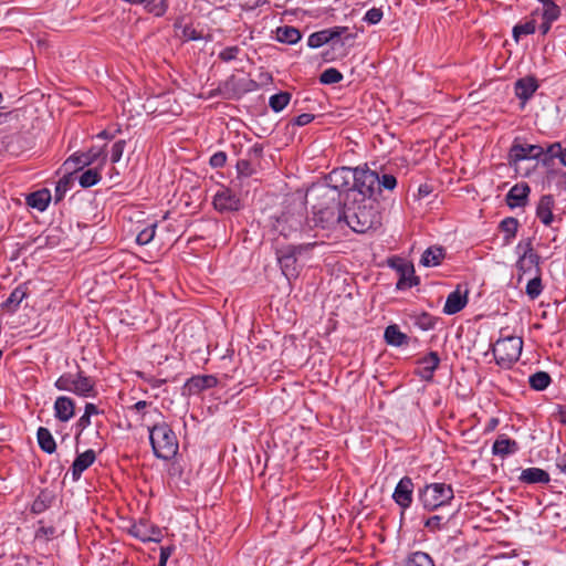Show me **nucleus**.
<instances>
[{
    "mask_svg": "<svg viewBox=\"0 0 566 566\" xmlns=\"http://www.w3.org/2000/svg\"><path fill=\"white\" fill-rule=\"evenodd\" d=\"M237 170L239 175L249 177L253 174V168L249 159H240L237 163Z\"/></svg>",
    "mask_w": 566,
    "mask_h": 566,
    "instance_id": "nucleus-57",
    "label": "nucleus"
},
{
    "mask_svg": "<svg viewBox=\"0 0 566 566\" xmlns=\"http://www.w3.org/2000/svg\"><path fill=\"white\" fill-rule=\"evenodd\" d=\"M54 387L61 391H70L82 398L96 396V382L93 377L78 369L76 373H64L54 382Z\"/></svg>",
    "mask_w": 566,
    "mask_h": 566,
    "instance_id": "nucleus-5",
    "label": "nucleus"
},
{
    "mask_svg": "<svg viewBox=\"0 0 566 566\" xmlns=\"http://www.w3.org/2000/svg\"><path fill=\"white\" fill-rule=\"evenodd\" d=\"M54 417L61 422H67L75 415V401L67 396H59L54 401Z\"/></svg>",
    "mask_w": 566,
    "mask_h": 566,
    "instance_id": "nucleus-16",
    "label": "nucleus"
},
{
    "mask_svg": "<svg viewBox=\"0 0 566 566\" xmlns=\"http://www.w3.org/2000/svg\"><path fill=\"white\" fill-rule=\"evenodd\" d=\"M218 380L212 375H197L189 378L182 387V395H198L205 389L217 386Z\"/></svg>",
    "mask_w": 566,
    "mask_h": 566,
    "instance_id": "nucleus-13",
    "label": "nucleus"
},
{
    "mask_svg": "<svg viewBox=\"0 0 566 566\" xmlns=\"http://www.w3.org/2000/svg\"><path fill=\"white\" fill-rule=\"evenodd\" d=\"M390 265L397 270V272L399 273V275H401L403 272H405V268L406 266H413L411 263H408V262H403L402 260H398V261H392L390 262Z\"/></svg>",
    "mask_w": 566,
    "mask_h": 566,
    "instance_id": "nucleus-63",
    "label": "nucleus"
},
{
    "mask_svg": "<svg viewBox=\"0 0 566 566\" xmlns=\"http://www.w3.org/2000/svg\"><path fill=\"white\" fill-rule=\"evenodd\" d=\"M535 30V20H528L524 23H518L513 28V38L516 42H518L522 35L533 34Z\"/></svg>",
    "mask_w": 566,
    "mask_h": 566,
    "instance_id": "nucleus-41",
    "label": "nucleus"
},
{
    "mask_svg": "<svg viewBox=\"0 0 566 566\" xmlns=\"http://www.w3.org/2000/svg\"><path fill=\"white\" fill-rule=\"evenodd\" d=\"M405 269V272L400 275L396 284L397 290L411 289L420 283L419 277L415 275L413 266H406Z\"/></svg>",
    "mask_w": 566,
    "mask_h": 566,
    "instance_id": "nucleus-35",
    "label": "nucleus"
},
{
    "mask_svg": "<svg viewBox=\"0 0 566 566\" xmlns=\"http://www.w3.org/2000/svg\"><path fill=\"white\" fill-rule=\"evenodd\" d=\"M522 348V337L505 335L496 340L492 347V353L497 365L510 367L518 360Z\"/></svg>",
    "mask_w": 566,
    "mask_h": 566,
    "instance_id": "nucleus-7",
    "label": "nucleus"
},
{
    "mask_svg": "<svg viewBox=\"0 0 566 566\" xmlns=\"http://www.w3.org/2000/svg\"><path fill=\"white\" fill-rule=\"evenodd\" d=\"M84 413L87 415L88 417H92L93 415H98L101 413L99 409L97 408V406H95L94 403L92 402H87L85 405V408H84Z\"/></svg>",
    "mask_w": 566,
    "mask_h": 566,
    "instance_id": "nucleus-64",
    "label": "nucleus"
},
{
    "mask_svg": "<svg viewBox=\"0 0 566 566\" xmlns=\"http://www.w3.org/2000/svg\"><path fill=\"white\" fill-rule=\"evenodd\" d=\"M468 301V291L462 293L460 287H458L448 295L443 306V313L447 315H454L467 306Z\"/></svg>",
    "mask_w": 566,
    "mask_h": 566,
    "instance_id": "nucleus-18",
    "label": "nucleus"
},
{
    "mask_svg": "<svg viewBox=\"0 0 566 566\" xmlns=\"http://www.w3.org/2000/svg\"><path fill=\"white\" fill-rule=\"evenodd\" d=\"M240 49L238 46H227L219 53V59L223 62L235 60Z\"/></svg>",
    "mask_w": 566,
    "mask_h": 566,
    "instance_id": "nucleus-53",
    "label": "nucleus"
},
{
    "mask_svg": "<svg viewBox=\"0 0 566 566\" xmlns=\"http://www.w3.org/2000/svg\"><path fill=\"white\" fill-rule=\"evenodd\" d=\"M560 14V9L557 4H555L552 0L544 4L543 20L553 22L558 19Z\"/></svg>",
    "mask_w": 566,
    "mask_h": 566,
    "instance_id": "nucleus-48",
    "label": "nucleus"
},
{
    "mask_svg": "<svg viewBox=\"0 0 566 566\" xmlns=\"http://www.w3.org/2000/svg\"><path fill=\"white\" fill-rule=\"evenodd\" d=\"M552 381V378L546 371H536L528 378V384L532 389L542 391L545 390Z\"/></svg>",
    "mask_w": 566,
    "mask_h": 566,
    "instance_id": "nucleus-36",
    "label": "nucleus"
},
{
    "mask_svg": "<svg viewBox=\"0 0 566 566\" xmlns=\"http://www.w3.org/2000/svg\"><path fill=\"white\" fill-rule=\"evenodd\" d=\"M453 497L452 486L446 483H430L419 490V500L427 511H434L448 505Z\"/></svg>",
    "mask_w": 566,
    "mask_h": 566,
    "instance_id": "nucleus-6",
    "label": "nucleus"
},
{
    "mask_svg": "<svg viewBox=\"0 0 566 566\" xmlns=\"http://www.w3.org/2000/svg\"><path fill=\"white\" fill-rule=\"evenodd\" d=\"M36 438H38V443H39L40 448L44 452H46L49 454H52L53 452H55L56 443H55V440H54L52 433L50 432V430L48 428L40 427L36 432Z\"/></svg>",
    "mask_w": 566,
    "mask_h": 566,
    "instance_id": "nucleus-33",
    "label": "nucleus"
},
{
    "mask_svg": "<svg viewBox=\"0 0 566 566\" xmlns=\"http://www.w3.org/2000/svg\"><path fill=\"white\" fill-rule=\"evenodd\" d=\"M348 31L349 29L347 27H334L329 29H324V33L326 34V40L328 43L342 36H344L343 44L348 40H353L355 35L349 33Z\"/></svg>",
    "mask_w": 566,
    "mask_h": 566,
    "instance_id": "nucleus-39",
    "label": "nucleus"
},
{
    "mask_svg": "<svg viewBox=\"0 0 566 566\" xmlns=\"http://www.w3.org/2000/svg\"><path fill=\"white\" fill-rule=\"evenodd\" d=\"M314 118H315V116L313 114L303 113V114L296 116L294 118L293 123L296 126H305V125L310 124Z\"/></svg>",
    "mask_w": 566,
    "mask_h": 566,
    "instance_id": "nucleus-61",
    "label": "nucleus"
},
{
    "mask_svg": "<svg viewBox=\"0 0 566 566\" xmlns=\"http://www.w3.org/2000/svg\"><path fill=\"white\" fill-rule=\"evenodd\" d=\"M318 245L317 241L303 242L300 244H290L289 247L297 254V256L308 255L311 251Z\"/></svg>",
    "mask_w": 566,
    "mask_h": 566,
    "instance_id": "nucleus-49",
    "label": "nucleus"
},
{
    "mask_svg": "<svg viewBox=\"0 0 566 566\" xmlns=\"http://www.w3.org/2000/svg\"><path fill=\"white\" fill-rule=\"evenodd\" d=\"M444 256L446 252L442 247L432 245L422 253L420 264L427 268L438 266L441 264Z\"/></svg>",
    "mask_w": 566,
    "mask_h": 566,
    "instance_id": "nucleus-27",
    "label": "nucleus"
},
{
    "mask_svg": "<svg viewBox=\"0 0 566 566\" xmlns=\"http://www.w3.org/2000/svg\"><path fill=\"white\" fill-rule=\"evenodd\" d=\"M149 441L154 454L158 459L170 460L178 452V439L170 426L159 422L148 428Z\"/></svg>",
    "mask_w": 566,
    "mask_h": 566,
    "instance_id": "nucleus-3",
    "label": "nucleus"
},
{
    "mask_svg": "<svg viewBox=\"0 0 566 566\" xmlns=\"http://www.w3.org/2000/svg\"><path fill=\"white\" fill-rule=\"evenodd\" d=\"M321 199H326L329 207L324 206V208H321L319 206H314L312 219L307 221L306 226H301V235L312 228L311 222H313L314 227L326 229L335 223L345 221L344 207H340V199L336 191L327 185H313L306 192V200L318 201Z\"/></svg>",
    "mask_w": 566,
    "mask_h": 566,
    "instance_id": "nucleus-1",
    "label": "nucleus"
},
{
    "mask_svg": "<svg viewBox=\"0 0 566 566\" xmlns=\"http://www.w3.org/2000/svg\"><path fill=\"white\" fill-rule=\"evenodd\" d=\"M562 145L560 143H553L547 146L546 150H544V154L546 156L543 158V165L547 166L551 160L558 157L562 160V154H563Z\"/></svg>",
    "mask_w": 566,
    "mask_h": 566,
    "instance_id": "nucleus-45",
    "label": "nucleus"
},
{
    "mask_svg": "<svg viewBox=\"0 0 566 566\" xmlns=\"http://www.w3.org/2000/svg\"><path fill=\"white\" fill-rule=\"evenodd\" d=\"M344 216L347 226L357 233H366L381 224V217L376 200H359L344 203Z\"/></svg>",
    "mask_w": 566,
    "mask_h": 566,
    "instance_id": "nucleus-2",
    "label": "nucleus"
},
{
    "mask_svg": "<svg viewBox=\"0 0 566 566\" xmlns=\"http://www.w3.org/2000/svg\"><path fill=\"white\" fill-rule=\"evenodd\" d=\"M28 296V287L25 285L17 286L2 303V308L9 313H14L21 302Z\"/></svg>",
    "mask_w": 566,
    "mask_h": 566,
    "instance_id": "nucleus-28",
    "label": "nucleus"
},
{
    "mask_svg": "<svg viewBox=\"0 0 566 566\" xmlns=\"http://www.w3.org/2000/svg\"><path fill=\"white\" fill-rule=\"evenodd\" d=\"M55 492L51 489H43L33 501L31 511L35 514H41L51 507L55 501Z\"/></svg>",
    "mask_w": 566,
    "mask_h": 566,
    "instance_id": "nucleus-26",
    "label": "nucleus"
},
{
    "mask_svg": "<svg viewBox=\"0 0 566 566\" xmlns=\"http://www.w3.org/2000/svg\"><path fill=\"white\" fill-rule=\"evenodd\" d=\"M291 97L292 95L289 92L276 93L270 97L269 106L273 112L279 113L287 106V104L291 101Z\"/></svg>",
    "mask_w": 566,
    "mask_h": 566,
    "instance_id": "nucleus-38",
    "label": "nucleus"
},
{
    "mask_svg": "<svg viewBox=\"0 0 566 566\" xmlns=\"http://www.w3.org/2000/svg\"><path fill=\"white\" fill-rule=\"evenodd\" d=\"M382 18V11L378 8H371L369 9L365 17L364 21H366L369 24H377Z\"/></svg>",
    "mask_w": 566,
    "mask_h": 566,
    "instance_id": "nucleus-55",
    "label": "nucleus"
},
{
    "mask_svg": "<svg viewBox=\"0 0 566 566\" xmlns=\"http://www.w3.org/2000/svg\"><path fill=\"white\" fill-rule=\"evenodd\" d=\"M277 262L283 275L290 281L296 279L300 274V265L297 264V254L289 247H284L276 251Z\"/></svg>",
    "mask_w": 566,
    "mask_h": 566,
    "instance_id": "nucleus-10",
    "label": "nucleus"
},
{
    "mask_svg": "<svg viewBox=\"0 0 566 566\" xmlns=\"http://www.w3.org/2000/svg\"><path fill=\"white\" fill-rule=\"evenodd\" d=\"M101 166L95 168H88L86 170L75 168L72 174H74L75 180L78 181L82 188H90L101 180Z\"/></svg>",
    "mask_w": 566,
    "mask_h": 566,
    "instance_id": "nucleus-23",
    "label": "nucleus"
},
{
    "mask_svg": "<svg viewBox=\"0 0 566 566\" xmlns=\"http://www.w3.org/2000/svg\"><path fill=\"white\" fill-rule=\"evenodd\" d=\"M555 465L562 473L566 474V452L557 455Z\"/></svg>",
    "mask_w": 566,
    "mask_h": 566,
    "instance_id": "nucleus-62",
    "label": "nucleus"
},
{
    "mask_svg": "<svg viewBox=\"0 0 566 566\" xmlns=\"http://www.w3.org/2000/svg\"><path fill=\"white\" fill-rule=\"evenodd\" d=\"M543 155L544 148L541 145L521 144L518 138H515L509 151V159L517 164L526 159H539Z\"/></svg>",
    "mask_w": 566,
    "mask_h": 566,
    "instance_id": "nucleus-9",
    "label": "nucleus"
},
{
    "mask_svg": "<svg viewBox=\"0 0 566 566\" xmlns=\"http://www.w3.org/2000/svg\"><path fill=\"white\" fill-rule=\"evenodd\" d=\"M91 426V417L83 413L78 420L75 423V428L77 429V437L87 428Z\"/></svg>",
    "mask_w": 566,
    "mask_h": 566,
    "instance_id": "nucleus-60",
    "label": "nucleus"
},
{
    "mask_svg": "<svg viewBox=\"0 0 566 566\" xmlns=\"http://www.w3.org/2000/svg\"><path fill=\"white\" fill-rule=\"evenodd\" d=\"M517 442L505 434L499 436L492 446V453L494 455H500L501 458L513 454L517 452Z\"/></svg>",
    "mask_w": 566,
    "mask_h": 566,
    "instance_id": "nucleus-24",
    "label": "nucleus"
},
{
    "mask_svg": "<svg viewBox=\"0 0 566 566\" xmlns=\"http://www.w3.org/2000/svg\"><path fill=\"white\" fill-rule=\"evenodd\" d=\"M95 459L96 453L92 449L77 454L71 468L73 481L80 480L82 473L94 463Z\"/></svg>",
    "mask_w": 566,
    "mask_h": 566,
    "instance_id": "nucleus-19",
    "label": "nucleus"
},
{
    "mask_svg": "<svg viewBox=\"0 0 566 566\" xmlns=\"http://www.w3.org/2000/svg\"><path fill=\"white\" fill-rule=\"evenodd\" d=\"M156 228H157V224L153 223V224L146 227L145 229H143L137 234V238H136L137 243L140 245H145V244H148L149 242H151L155 237V233H156Z\"/></svg>",
    "mask_w": 566,
    "mask_h": 566,
    "instance_id": "nucleus-46",
    "label": "nucleus"
},
{
    "mask_svg": "<svg viewBox=\"0 0 566 566\" xmlns=\"http://www.w3.org/2000/svg\"><path fill=\"white\" fill-rule=\"evenodd\" d=\"M542 291H543V285H542L541 273L535 274V276L527 282L526 294L530 296V298L535 300L536 297H538L541 295Z\"/></svg>",
    "mask_w": 566,
    "mask_h": 566,
    "instance_id": "nucleus-43",
    "label": "nucleus"
},
{
    "mask_svg": "<svg viewBox=\"0 0 566 566\" xmlns=\"http://www.w3.org/2000/svg\"><path fill=\"white\" fill-rule=\"evenodd\" d=\"M518 481L524 484H547L549 474L541 468H527L522 470Z\"/></svg>",
    "mask_w": 566,
    "mask_h": 566,
    "instance_id": "nucleus-22",
    "label": "nucleus"
},
{
    "mask_svg": "<svg viewBox=\"0 0 566 566\" xmlns=\"http://www.w3.org/2000/svg\"><path fill=\"white\" fill-rule=\"evenodd\" d=\"M413 482L409 476H403L397 483L392 499L402 510L410 507L412 503Z\"/></svg>",
    "mask_w": 566,
    "mask_h": 566,
    "instance_id": "nucleus-14",
    "label": "nucleus"
},
{
    "mask_svg": "<svg viewBox=\"0 0 566 566\" xmlns=\"http://www.w3.org/2000/svg\"><path fill=\"white\" fill-rule=\"evenodd\" d=\"M516 251L520 253V255H527L534 253L533 249V239L527 238L525 240H522L516 245Z\"/></svg>",
    "mask_w": 566,
    "mask_h": 566,
    "instance_id": "nucleus-54",
    "label": "nucleus"
},
{
    "mask_svg": "<svg viewBox=\"0 0 566 566\" xmlns=\"http://www.w3.org/2000/svg\"><path fill=\"white\" fill-rule=\"evenodd\" d=\"M127 532L129 535L142 542L159 543L163 538V530L145 518H140L138 522L133 523L128 527Z\"/></svg>",
    "mask_w": 566,
    "mask_h": 566,
    "instance_id": "nucleus-8",
    "label": "nucleus"
},
{
    "mask_svg": "<svg viewBox=\"0 0 566 566\" xmlns=\"http://www.w3.org/2000/svg\"><path fill=\"white\" fill-rule=\"evenodd\" d=\"M555 206V199L552 195H544L541 197L536 207V217L545 226H551L555 219L553 208Z\"/></svg>",
    "mask_w": 566,
    "mask_h": 566,
    "instance_id": "nucleus-20",
    "label": "nucleus"
},
{
    "mask_svg": "<svg viewBox=\"0 0 566 566\" xmlns=\"http://www.w3.org/2000/svg\"><path fill=\"white\" fill-rule=\"evenodd\" d=\"M125 145H126V142L123 139L117 140L113 144L112 153H111V161L113 164H116L120 160L123 153H124Z\"/></svg>",
    "mask_w": 566,
    "mask_h": 566,
    "instance_id": "nucleus-51",
    "label": "nucleus"
},
{
    "mask_svg": "<svg viewBox=\"0 0 566 566\" xmlns=\"http://www.w3.org/2000/svg\"><path fill=\"white\" fill-rule=\"evenodd\" d=\"M101 160L99 166H104L106 163V154L102 148L97 149L95 147H92L86 153L81 154H74L72 155L66 161L65 165H69L70 163H74L77 168L83 169L85 166H90L96 161Z\"/></svg>",
    "mask_w": 566,
    "mask_h": 566,
    "instance_id": "nucleus-15",
    "label": "nucleus"
},
{
    "mask_svg": "<svg viewBox=\"0 0 566 566\" xmlns=\"http://www.w3.org/2000/svg\"><path fill=\"white\" fill-rule=\"evenodd\" d=\"M213 207L221 213L234 212L240 210L241 201L239 197L229 188L220 189L213 197Z\"/></svg>",
    "mask_w": 566,
    "mask_h": 566,
    "instance_id": "nucleus-12",
    "label": "nucleus"
},
{
    "mask_svg": "<svg viewBox=\"0 0 566 566\" xmlns=\"http://www.w3.org/2000/svg\"><path fill=\"white\" fill-rule=\"evenodd\" d=\"M227 161V155L223 151L214 153L209 160V164L213 168H221Z\"/></svg>",
    "mask_w": 566,
    "mask_h": 566,
    "instance_id": "nucleus-59",
    "label": "nucleus"
},
{
    "mask_svg": "<svg viewBox=\"0 0 566 566\" xmlns=\"http://www.w3.org/2000/svg\"><path fill=\"white\" fill-rule=\"evenodd\" d=\"M539 262H541V256L536 252H534L532 254H527V255H520V258L516 262V268L518 269L520 272L527 273L534 266L535 274H539L541 273Z\"/></svg>",
    "mask_w": 566,
    "mask_h": 566,
    "instance_id": "nucleus-32",
    "label": "nucleus"
},
{
    "mask_svg": "<svg viewBox=\"0 0 566 566\" xmlns=\"http://www.w3.org/2000/svg\"><path fill=\"white\" fill-rule=\"evenodd\" d=\"M402 566H436L432 557L424 552H413L408 555Z\"/></svg>",
    "mask_w": 566,
    "mask_h": 566,
    "instance_id": "nucleus-34",
    "label": "nucleus"
},
{
    "mask_svg": "<svg viewBox=\"0 0 566 566\" xmlns=\"http://www.w3.org/2000/svg\"><path fill=\"white\" fill-rule=\"evenodd\" d=\"M180 38L184 41H197L202 39V35L200 32H198L196 29H193L191 25H185L181 28V35Z\"/></svg>",
    "mask_w": 566,
    "mask_h": 566,
    "instance_id": "nucleus-52",
    "label": "nucleus"
},
{
    "mask_svg": "<svg viewBox=\"0 0 566 566\" xmlns=\"http://www.w3.org/2000/svg\"><path fill=\"white\" fill-rule=\"evenodd\" d=\"M397 186V179L394 175L384 174L379 177V188L382 187L387 190H394Z\"/></svg>",
    "mask_w": 566,
    "mask_h": 566,
    "instance_id": "nucleus-56",
    "label": "nucleus"
},
{
    "mask_svg": "<svg viewBox=\"0 0 566 566\" xmlns=\"http://www.w3.org/2000/svg\"><path fill=\"white\" fill-rule=\"evenodd\" d=\"M343 80V74L335 67H329L323 71L319 75V82L322 84H336Z\"/></svg>",
    "mask_w": 566,
    "mask_h": 566,
    "instance_id": "nucleus-42",
    "label": "nucleus"
},
{
    "mask_svg": "<svg viewBox=\"0 0 566 566\" xmlns=\"http://www.w3.org/2000/svg\"><path fill=\"white\" fill-rule=\"evenodd\" d=\"M415 324L422 331H429L434 327L436 319L428 313H421L416 316Z\"/></svg>",
    "mask_w": 566,
    "mask_h": 566,
    "instance_id": "nucleus-47",
    "label": "nucleus"
},
{
    "mask_svg": "<svg viewBox=\"0 0 566 566\" xmlns=\"http://www.w3.org/2000/svg\"><path fill=\"white\" fill-rule=\"evenodd\" d=\"M424 526L431 531V532H437V531H440L443 526L442 524V517L440 515H433V516H430L426 522H424Z\"/></svg>",
    "mask_w": 566,
    "mask_h": 566,
    "instance_id": "nucleus-58",
    "label": "nucleus"
},
{
    "mask_svg": "<svg viewBox=\"0 0 566 566\" xmlns=\"http://www.w3.org/2000/svg\"><path fill=\"white\" fill-rule=\"evenodd\" d=\"M379 191V175L367 168H353V185L349 192L346 193V200L353 197L359 200H375V195Z\"/></svg>",
    "mask_w": 566,
    "mask_h": 566,
    "instance_id": "nucleus-4",
    "label": "nucleus"
},
{
    "mask_svg": "<svg viewBox=\"0 0 566 566\" xmlns=\"http://www.w3.org/2000/svg\"><path fill=\"white\" fill-rule=\"evenodd\" d=\"M384 338L388 345L402 346L408 344V336L397 325H389L385 329Z\"/></svg>",
    "mask_w": 566,
    "mask_h": 566,
    "instance_id": "nucleus-31",
    "label": "nucleus"
},
{
    "mask_svg": "<svg viewBox=\"0 0 566 566\" xmlns=\"http://www.w3.org/2000/svg\"><path fill=\"white\" fill-rule=\"evenodd\" d=\"M168 9L167 0H149L146 4V11L155 17H163Z\"/></svg>",
    "mask_w": 566,
    "mask_h": 566,
    "instance_id": "nucleus-44",
    "label": "nucleus"
},
{
    "mask_svg": "<svg viewBox=\"0 0 566 566\" xmlns=\"http://www.w3.org/2000/svg\"><path fill=\"white\" fill-rule=\"evenodd\" d=\"M328 43L324 30L312 33L307 39V45L312 49L319 48Z\"/></svg>",
    "mask_w": 566,
    "mask_h": 566,
    "instance_id": "nucleus-50",
    "label": "nucleus"
},
{
    "mask_svg": "<svg viewBox=\"0 0 566 566\" xmlns=\"http://www.w3.org/2000/svg\"><path fill=\"white\" fill-rule=\"evenodd\" d=\"M74 181H75V178H74V174H72V172L64 175L57 181L56 187H55V195H54L55 202H59L64 198L65 193L70 190V188L72 187Z\"/></svg>",
    "mask_w": 566,
    "mask_h": 566,
    "instance_id": "nucleus-37",
    "label": "nucleus"
},
{
    "mask_svg": "<svg viewBox=\"0 0 566 566\" xmlns=\"http://www.w3.org/2000/svg\"><path fill=\"white\" fill-rule=\"evenodd\" d=\"M352 181L353 168L342 167L331 171L327 177V182H323L322 185H327L339 196L340 191L349 192Z\"/></svg>",
    "mask_w": 566,
    "mask_h": 566,
    "instance_id": "nucleus-11",
    "label": "nucleus"
},
{
    "mask_svg": "<svg viewBox=\"0 0 566 566\" xmlns=\"http://www.w3.org/2000/svg\"><path fill=\"white\" fill-rule=\"evenodd\" d=\"M531 188L526 182L516 184L505 196L506 205L510 208L524 207L527 203Z\"/></svg>",
    "mask_w": 566,
    "mask_h": 566,
    "instance_id": "nucleus-17",
    "label": "nucleus"
},
{
    "mask_svg": "<svg viewBox=\"0 0 566 566\" xmlns=\"http://www.w3.org/2000/svg\"><path fill=\"white\" fill-rule=\"evenodd\" d=\"M418 364L421 367L420 376L424 380H430L440 364V357L437 352H430L424 357L420 358Z\"/></svg>",
    "mask_w": 566,
    "mask_h": 566,
    "instance_id": "nucleus-25",
    "label": "nucleus"
},
{
    "mask_svg": "<svg viewBox=\"0 0 566 566\" xmlns=\"http://www.w3.org/2000/svg\"><path fill=\"white\" fill-rule=\"evenodd\" d=\"M51 200V192L48 189H42L30 193L27 197V205L31 208L44 211Z\"/></svg>",
    "mask_w": 566,
    "mask_h": 566,
    "instance_id": "nucleus-30",
    "label": "nucleus"
},
{
    "mask_svg": "<svg viewBox=\"0 0 566 566\" xmlns=\"http://www.w3.org/2000/svg\"><path fill=\"white\" fill-rule=\"evenodd\" d=\"M301 38L300 30L292 25L279 27L275 31V39L281 43L295 44Z\"/></svg>",
    "mask_w": 566,
    "mask_h": 566,
    "instance_id": "nucleus-29",
    "label": "nucleus"
},
{
    "mask_svg": "<svg viewBox=\"0 0 566 566\" xmlns=\"http://www.w3.org/2000/svg\"><path fill=\"white\" fill-rule=\"evenodd\" d=\"M538 88V83L533 76H525L516 81L515 95L524 103L527 102Z\"/></svg>",
    "mask_w": 566,
    "mask_h": 566,
    "instance_id": "nucleus-21",
    "label": "nucleus"
},
{
    "mask_svg": "<svg viewBox=\"0 0 566 566\" xmlns=\"http://www.w3.org/2000/svg\"><path fill=\"white\" fill-rule=\"evenodd\" d=\"M518 228L517 219L513 217H507L503 219L500 223V229L504 232V241L510 242L513 238H515Z\"/></svg>",
    "mask_w": 566,
    "mask_h": 566,
    "instance_id": "nucleus-40",
    "label": "nucleus"
}]
</instances>
